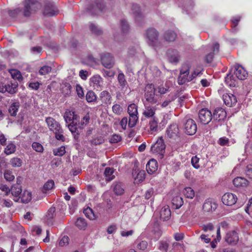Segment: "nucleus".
I'll return each mask as SVG.
<instances>
[{
	"instance_id": "nucleus-1",
	"label": "nucleus",
	"mask_w": 252,
	"mask_h": 252,
	"mask_svg": "<svg viewBox=\"0 0 252 252\" xmlns=\"http://www.w3.org/2000/svg\"><path fill=\"white\" fill-rule=\"evenodd\" d=\"M45 122L50 130L55 133L56 138L58 140L64 141L65 138L63 135V130L59 123L50 117H47Z\"/></svg>"
},
{
	"instance_id": "nucleus-2",
	"label": "nucleus",
	"mask_w": 252,
	"mask_h": 252,
	"mask_svg": "<svg viewBox=\"0 0 252 252\" xmlns=\"http://www.w3.org/2000/svg\"><path fill=\"white\" fill-rule=\"evenodd\" d=\"M156 88L152 83H148L146 85L144 88V96L146 102L151 104H156L158 102V99L156 94Z\"/></svg>"
},
{
	"instance_id": "nucleus-3",
	"label": "nucleus",
	"mask_w": 252,
	"mask_h": 252,
	"mask_svg": "<svg viewBox=\"0 0 252 252\" xmlns=\"http://www.w3.org/2000/svg\"><path fill=\"white\" fill-rule=\"evenodd\" d=\"M127 112L129 115L128 126L133 127L136 125L138 120L137 106L134 103L130 104L128 106Z\"/></svg>"
},
{
	"instance_id": "nucleus-4",
	"label": "nucleus",
	"mask_w": 252,
	"mask_h": 252,
	"mask_svg": "<svg viewBox=\"0 0 252 252\" xmlns=\"http://www.w3.org/2000/svg\"><path fill=\"white\" fill-rule=\"evenodd\" d=\"M24 3V14L25 16H29L32 12L41 8L40 3L35 0H26Z\"/></svg>"
},
{
	"instance_id": "nucleus-5",
	"label": "nucleus",
	"mask_w": 252,
	"mask_h": 252,
	"mask_svg": "<svg viewBox=\"0 0 252 252\" xmlns=\"http://www.w3.org/2000/svg\"><path fill=\"white\" fill-rule=\"evenodd\" d=\"M189 72V66L188 63L184 64L181 69L180 73L178 77V83L183 85L186 82L191 81Z\"/></svg>"
},
{
	"instance_id": "nucleus-6",
	"label": "nucleus",
	"mask_w": 252,
	"mask_h": 252,
	"mask_svg": "<svg viewBox=\"0 0 252 252\" xmlns=\"http://www.w3.org/2000/svg\"><path fill=\"white\" fill-rule=\"evenodd\" d=\"M102 65L105 68L110 69L115 64L114 57L109 53H102L100 55Z\"/></svg>"
},
{
	"instance_id": "nucleus-7",
	"label": "nucleus",
	"mask_w": 252,
	"mask_h": 252,
	"mask_svg": "<svg viewBox=\"0 0 252 252\" xmlns=\"http://www.w3.org/2000/svg\"><path fill=\"white\" fill-rule=\"evenodd\" d=\"M146 36L149 44L154 47L157 46L158 43V33L156 29L154 28L148 29L146 32Z\"/></svg>"
},
{
	"instance_id": "nucleus-8",
	"label": "nucleus",
	"mask_w": 252,
	"mask_h": 252,
	"mask_svg": "<svg viewBox=\"0 0 252 252\" xmlns=\"http://www.w3.org/2000/svg\"><path fill=\"white\" fill-rule=\"evenodd\" d=\"M165 145L162 137L159 138L151 147V151L153 153H157L162 156L165 152Z\"/></svg>"
},
{
	"instance_id": "nucleus-9",
	"label": "nucleus",
	"mask_w": 252,
	"mask_h": 252,
	"mask_svg": "<svg viewBox=\"0 0 252 252\" xmlns=\"http://www.w3.org/2000/svg\"><path fill=\"white\" fill-rule=\"evenodd\" d=\"M211 112L206 108L202 109L198 113V117L200 123L202 124H208L212 119Z\"/></svg>"
},
{
	"instance_id": "nucleus-10",
	"label": "nucleus",
	"mask_w": 252,
	"mask_h": 252,
	"mask_svg": "<svg viewBox=\"0 0 252 252\" xmlns=\"http://www.w3.org/2000/svg\"><path fill=\"white\" fill-rule=\"evenodd\" d=\"M232 69L233 70V75H235L237 79L241 80L246 79L248 73L242 66L235 64Z\"/></svg>"
},
{
	"instance_id": "nucleus-11",
	"label": "nucleus",
	"mask_w": 252,
	"mask_h": 252,
	"mask_svg": "<svg viewBox=\"0 0 252 252\" xmlns=\"http://www.w3.org/2000/svg\"><path fill=\"white\" fill-rule=\"evenodd\" d=\"M185 132L188 135H192L195 134L197 130V126L195 121L189 119L186 121L184 125Z\"/></svg>"
},
{
	"instance_id": "nucleus-12",
	"label": "nucleus",
	"mask_w": 252,
	"mask_h": 252,
	"mask_svg": "<svg viewBox=\"0 0 252 252\" xmlns=\"http://www.w3.org/2000/svg\"><path fill=\"white\" fill-rule=\"evenodd\" d=\"M155 215L159 216L160 219L163 221L167 220L171 217V211L168 206H164L157 211Z\"/></svg>"
},
{
	"instance_id": "nucleus-13",
	"label": "nucleus",
	"mask_w": 252,
	"mask_h": 252,
	"mask_svg": "<svg viewBox=\"0 0 252 252\" xmlns=\"http://www.w3.org/2000/svg\"><path fill=\"white\" fill-rule=\"evenodd\" d=\"M237 200V196L232 193L227 192L222 197L223 203L227 206H232L235 204Z\"/></svg>"
},
{
	"instance_id": "nucleus-14",
	"label": "nucleus",
	"mask_w": 252,
	"mask_h": 252,
	"mask_svg": "<svg viewBox=\"0 0 252 252\" xmlns=\"http://www.w3.org/2000/svg\"><path fill=\"white\" fill-rule=\"evenodd\" d=\"M104 5L102 0H96L95 5H90L89 10L93 15H97L102 12Z\"/></svg>"
},
{
	"instance_id": "nucleus-15",
	"label": "nucleus",
	"mask_w": 252,
	"mask_h": 252,
	"mask_svg": "<svg viewBox=\"0 0 252 252\" xmlns=\"http://www.w3.org/2000/svg\"><path fill=\"white\" fill-rule=\"evenodd\" d=\"M212 115L214 121L221 122L225 119L226 113L223 108L219 107L215 109Z\"/></svg>"
},
{
	"instance_id": "nucleus-16",
	"label": "nucleus",
	"mask_w": 252,
	"mask_h": 252,
	"mask_svg": "<svg viewBox=\"0 0 252 252\" xmlns=\"http://www.w3.org/2000/svg\"><path fill=\"white\" fill-rule=\"evenodd\" d=\"M224 103L229 107H233L237 102L236 96L231 93H226L222 96Z\"/></svg>"
},
{
	"instance_id": "nucleus-17",
	"label": "nucleus",
	"mask_w": 252,
	"mask_h": 252,
	"mask_svg": "<svg viewBox=\"0 0 252 252\" xmlns=\"http://www.w3.org/2000/svg\"><path fill=\"white\" fill-rule=\"evenodd\" d=\"M179 133L178 126L176 124L171 125L166 130V135L170 138L175 139L178 137Z\"/></svg>"
},
{
	"instance_id": "nucleus-18",
	"label": "nucleus",
	"mask_w": 252,
	"mask_h": 252,
	"mask_svg": "<svg viewBox=\"0 0 252 252\" xmlns=\"http://www.w3.org/2000/svg\"><path fill=\"white\" fill-rule=\"evenodd\" d=\"M58 12V10L54 4L48 3L45 6L43 14L47 16L50 17L57 14Z\"/></svg>"
},
{
	"instance_id": "nucleus-19",
	"label": "nucleus",
	"mask_w": 252,
	"mask_h": 252,
	"mask_svg": "<svg viewBox=\"0 0 252 252\" xmlns=\"http://www.w3.org/2000/svg\"><path fill=\"white\" fill-rule=\"evenodd\" d=\"M167 56L169 61L172 63H177L180 59V55L176 50L169 49L167 51Z\"/></svg>"
},
{
	"instance_id": "nucleus-20",
	"label": "nucleus",
	"mask_w": 252,
	"mask_h": 252,
	"mask_svg": "<svg viewBox=\"0 0 252 252\" xmlns=\"http://www.w3.org/2000/svg\"><path fill=\"white\" fill-rule=\"evenodd\" d=\"M225 240L229 244L235 245L239 240L238 234L235 231L228 232L226 235Z\"/></svg>"
},
{
	"instance_id": "nucleus-21",
	"label": "nucleus",
	"mask_w": 252,
	"mask_h": 252,
	"mask_svg": "<svg viewBox=\"0 0 252 252\" xmlns=\"http://www.w3.org/2000/svg\"><path fill=\"white\" fill-rule=\"evenodd\" d=\"M158 162L155 159H150L146 164V170L149 174H153L158 170Z\"/></svg>"
},
{
	"instance_id": "nucleus-22",
	"label": "nucleus",
	"mask_w": 252,
	"mask_h": 252,
	"mask_svg": "<svg viewBox=\"0 0 252 252\" xmlns=\"http://www.w3.org/2000/svg\"><path fill=\"white\" fill-rule=\"evenodd\" d=\"M63 117L66 123L68 124L75 123L78 119V116L75 114L74 112L71 111H66Z\"/></svg>"
},
{
	"instance_id": "nucleus-23",
	"label": "nucleus",
	"mask_w": 252,
	"mask_h": 252,
	"mask_svg": "<svg viewBox=\"0 0 252 252\" xmlns=\"http://www.w3.org/2000/svg\"><path fill=\"white\" fill-rule=\"evenodd\" d=\"M11 192L14 197L13 200L15 202H20V197H19V195L22 192L21 187L19 185L12 186L11 188Z\"/></svg>"
},
{
	"instance_id": "nucleus-24",
	"label": "nucleus",
	"mask_w": 252,
	"mask_h": 252,
	"mask_svg": "<svg viewBox=\"0 0 252 252\" xmlns=\"http://www.w3.org/2000/svg\"><path fill=\"white\" fill-rule=\"evenodd\" d=\"M145 110L143 111V115L147 118L153 117L155 114L156 107L148 105L147 106V103L144 102Z\"/></svg>"
},
{
	"instance_id": "nucleus-25",
	"label": "nucleus",
	"mask_w": 252,
	"mask_h": 252,
	"mask_svg": "<svg viewBox=\"0 0 252 252\" xmlns=\"http://www.w3.org/2000/svg\"><path fill=\"white\" fill-rule=\"evenodd\" d=\"M18 83L16 81L8 82L5 84L6 92L10 94H13L17 91Z\"/></svg>"
},
{
	"instance_id": "nucleus-26",
	"label": "nucleus",
	"mask_w": 252,
	"mask_h": 252,
	"mask_svg": "<svg viewBox=\"0 0 252 252\" xmlns=\"http://www.w3.org/2000/svg\"><path fill=\"white\" fill-rule=\"evenodd\" d=\"M217 204L210 199L206 200L203 205V210L209 212L215 210L217 208Z\"/></svg>"
},
{
	"instance_id": "nucleus-27",
	"label": "nucleus",
	"mask_w": 252,
	"mask_h": 252,
	"mask_svg": "<svg viewBox=\"0 0 252 252\" xmlns=\"http://www.w3.org/2000/svg\"><path fill=\"white\" fill-rule=\"evenodd\" d=\"M67 126L71 131L72 134L73 135L74 138L77 140L79 138V131L78 125H77V122H75L74 124L70 123L67 125Z\"/></svg>"
},
{
	"instance_id": "nucleus-28",
	"label": "nucleus",
	"mask_w": 252,
	"mask_h": 252,
	"mask_svg": "<svg viewBox=\"0 0 252 252\" xmlns=\"http://www.w3.org/2000/svg\"><path fill=\"white\" fill-rule=\"evenodd\" d=\"M91 85L96 88H100L102 86V79L99 75H94L90 79Z\"/></svg>"
},
{
	"instance_id": "nucleus-29",
	"label": "nucleus",
	"mask_w": 252,
	"mask_h": 252,
	"mask_svg": "<svg viewBox=\"0 0 252 252\" xmlns=\"http://www.w3.org/2000/svg\"><path fill=\"white\" fill-rule=\"evenodd\" d=\"M233 183L234 185L237 187H246L249 184V182L246 179L240 177L235 178L233 180Z\"/></svg>"
},
{
	"instance_id": "nucleus-30",
	"label": "nucleus",
	"mask_w": 252,
	"mask_h": 252,
	"mask_svg": "<svg viewBox=\"0 0 252 252\" xmlns=\"http://www.w3.org/2000/svg\"><path fill=\"white\" fill-rule=\"evenodd\" d=\"M219 44L218 43H215L213 45V49L214 53H210L206 56L205 59L207 63H211L213 59L214 54L218 53L219 51Z\"/></svg>"
},
{
	"instance_id": "nucleus-31",
	"label": "nucleus",
	"mask_w": 252,
	"mask_h": 252,
	"mask_svg": "<svg viewBox=\"0 0 252 252\" xmlns=\"http://www.w3.org/2000/svg\"><path fill=\"white\" fill-rule=\"evenodd\" d=\"M149 130L152 134L156 133L158 130V121L157 118L154 117L149 123Z\"/></svg>"
},
{
	"instance_id": "nucleus-32",
	"label": "nucleus",
	"mask_w": 252,
	"mask_h": 252,
	"mask_svg": "<svg viewBox=\"0 0 252 252\" xmlns=\"http://www.w3.org/2000/svg\"><path fill=\"white\" fill-rule=\"evenodd\" d=\"M56 209L55 207L50 208L46 215V221L49 225L53 224L52 220L56 216Z\"/></svg>"
},
{
	"instance_id": "nucleus-33",
	"label": "nucleus",
	"mask_w": 252,
	"mask_h": 252,
	"mask_svg": "<svg viewBox=\"0 0 252 252\" xmlns=\"http://www.w3.org/2000/svg\"><path fill=\"white\" fill-rule=\"evenodd\" d=\"M114 169L112 168L106 167L104 172V175L106 182L110 181L115 178L114 175Z\"/></svg>"
},
{
	"instance_id": "nucleus-34",
	"label": "nucleus",
	"mask_w": 252,
	"mask_h": 252,
	"mask_svg": "<svg viewBox=\"0 0 252 252\" xmlns=\"http://www.w3.org/2000/svg\"><path fill=\"white\" fill-rule=\"evenodd\" d=\"M32 193L28 190H25L20 197V202L23 203H27L32 200Z\"/></svg>"
},
{
	"instance_id": "nucleus-35",
	"label": "nucleus",
	"mask_w": 252,
	"mask_h": 252,
	"mask_svg": "<svg viewBox=\"0 0 252 252\" xmlns=\"http://www.w3.org/2000/svg\"><path fill=\"white\" fill-rule=\"evenodd\" d=\"M132 10L135 15L136 21L139 20V19L143 17V14L141 11V9L138 4H133L132 6Z\"/></svg>"
},
{
	"instance_id": "nucleus-36",
	"label": "nucleus",
	"mask_w": 252,
	"mask_h": 252,
	"mask_svg": "<svg viewBox=\"0 0 252 252\" xmlns=\"http://www.w3.org/2000/svg\"><path fill=\"white\" fill-rule=\"evenodd\" d=\"M19 103L18 102H13L9 107L8 111L11 116H15L19 108Z\"/></svg>"
},
{
	"instance_id": "nucleus-37",
	"label": "nucleus",
	"mask_w": 252,
	"mask_h": 252,
	"mask_svg": "<svg viewBox=\"0 0 252 252\" xmlns=\"http://www.w3.org/2000/svg\"><path fill=\"white\" fill-rule=\"evenodd\" d=\"M118 81L120 86L124 88L127 85V83L125 78L124 74L121 71H119V74L118 75Z\"/></svg>"
},
{
	"instance_id": "nucleus-38",
	"label": "nucleus",
	"mask_w": 252,
	"mask_h": 252,
	"mask_svg": "<svg viewBox=\"0 0 252 252\" xmlns=\"http://www.w3.org/2000/svg\"><path fill=\"white\" fill-rule=\"evenodd\" d=\"M55 186L54 181L53 180H48L44 185L42 189L43 193H46L52 189Z\"/></svg>"
},
{
	"instance_id": "nucleus-39",
	"label": "nucleus",
	"mask_w": 252,
	"mask_h": 252,
	"mask_svg": "<svg viewBox=\"0 0 252 252\" xmlns=\"http://www.w3.org/2000/svg\"><path fill=\"white\" fill-rule=\"evenodd\" d=\"M75 225L79 229L84 230L87 226V223L85 219L79 218L75 222Z\"/></svg>"
},
{
	"instance_id": "nucleus-40",
	"label": "nucleus",
	"mask_w": 252,
	"mask_h": 252,
	"mask_svg": "<svg viewBox=\"0 0 252 252\" xmlns=\"http://www.w3.org/2000/svg\"><path fill=\"white\" fill-rule=\"evenodd\" d=\"M176 34L172 31H167L164 33V38L166 41L172 42L175 40Z\"/></svg>"
},
{
	"instance_id": "nucleus-41",
	"label": "nucleus",
	"mask_w": 252,
	"mask_h": 252,
	"mask_svg": "<svg viewBox=\"0 0 252 252\" xmlns=\"http://www.w3.org/2000/svg\"><path fill=\"white\" fill-rule=\"evenodd\" d=\"M83 213L86 217L91 220H94L96 219V216L93 210L90 207L84 209Z\"/></svg>"
},
{
	"instance_id": "nucleus-42",
	"label": "nucleus",
	"mask_w": 252,
	"mask_h": 252,
	"mask_svg": "<svg viewBox=\"0 0 252 252\" xmlns=\"http://www.w3.org/2000/svg\"><path fill=\"white\" fill-rule=\"evenodd\" d=\"M16 146L13 143H9L4 149V153L9 155L14 153L16 151Z\"/></svg>"
},
{
	"instance_id": "nucleus-43",
	"label": "nucleus",
	"mask_w": 252,
	"mask_h": 252,
	"mask_svg": "<svg viewBox=\"0 0 252 252\" xmlns=\"http://www.w3.org/2000/svg\"><path fill=\"white\" fill-rule=\"evenodd\" d=\"M172 204L176 208H179L183 204V198L179 196L174 197L172 199Z\"/></svg>"
},
{
	"instance_id": "nucleus-44",
	"label": "nucleus",
	"mask_w": 252,
	"mask_h": 252,
	"mask_svg": "<svg viewBox=\"0 0 252 252\" xmlns=\"http://www.w3.org/2000/svg\"><path fill=\"white\" fill-rule=\"evenodd\" d=\"M113 191L117 195H121L124 192V189L121 184H116L113 186Z\"/></svg>"
},
{
	"instance_id": "nucleus-45",
	"label": "nucleus",
	"mask_w": 252,
	"mask_h": 252,
	"mask_svg": "<svg viewBox=\"0 0 252 252\" xmlns=\"http://www.w3.org/2000/svg\"><path fill=\"white\" fill-rule=\"evenodd\" d=\"M183 193L185 196L189 198H193L194 196V191L190 187H187L184 189Z\"/></svg>"
},
{
	"instance_id": "nucleus-46",
	"label": "nucleus",
	"mask_w": 252,
	"mask_h": 252,
	"mask_svg": "<svg viewBox=\"0 0 252 252\" xmlns=\"http://www.w3.org/2000/svg\"><path fill=\"white\" fill-rule=\"evenodd\" d=\"M136 248L138 250L144 251L148 247V243L146 241H140L137 240L136 242Z\"/></svg>"
},
{
	"instance_id": "nucleus-47",
	"label": "nucleus",
	"mask_w": 252,
	"mask_h": 252,
	"mask_svg": "<svg viewBox=\"0 0 252 252\" xmlns=\"http://www.w3.org/2000/svg\"><path fill=\"white\" fill-rule=\"evenodd\" d=\"M203 71V69L201 67H198L196 68L193 72L190 75V77L191 81L197 77H200L202 75V72Z\"/></svg>"
},
{
	"instance_id": "nucleus-48",
	"label": "nucleus",
	"mask_w": 252,
	"mask_h": 252,
	"mask_svg": "<svg viewBox=\"0 0 252 252\" xmlns=\"http://www.w3.org/2000/svg\"><path fill=\"white\" fill-rule=\"evenodd\" d=\"M89 28L91 32L94 34L99 35L102 33V31L101 30L100 28L94 24H90Z\"/></svg>"
},
{
	"instance_id": "nucleus-49",
	"label": "nucleus",
	"mask_w": 252,
	"mask_h": 252,
	"mask_svg": "<svg viewBox=\"0 0 252 252\" xmlns=\"http://www.w3.org/2000/svg\"><path fill=\"white\" fill-rule=\"evenodd\" d=\"M233 75L228 74L225 77V82L230 87H234L236 85V80Z\"/></svg>"
},
{
	"instance_id": "nucleus-50",
	"label": "nucleus",
	"mask_w": 252,
	"mask_h": 252,
	"mask_svg": "<svg viewBox=\"0 0 252 252\" xmlns=\"http://www.w3.org/2000/svg\"><path fill=\"white\" fill-rule=\"evenodd\" d=\"M90 116L89 115H86L81 120V122L78 123V127L80 129L83 128L89 122Z\"/></svg>"
},
{
	"instance_id": "nucleus-51",
	"label": "nucleus",
	"mask_w": 252,
	"mask_h": 252,
	"mask_svg": "<svg viewBox=\"0 0 252 252\" xmlns=\"http://www.w3.org/2000/svg\"><path fill=\"white\" fill-rule=\"evenodd\" d=\"M9 72L11 74L12 78L15 80H19L21 78L20 72L17 69H10Z\"/></svg>"
},
{
	"instance_id": "nucleus-52",
	"label": "nucleus",
	"mask_w": 252,
	"mask_h": 252,
	"mask_svg": "<svg viewBox=\"0 0 252 252\" xmlns=\"http://www.w3.org/2000/svg\"><path fill=\"white\" fill-rule=\"evenodd\" d=\"M86 98L88 102H92L96 100V97L94 92L90 91L87 92Z\"/></svg>"
},
{
	"instance_id": "nucleus-53",
	"label": "nucleus",
	"mask_w": 252,
	"mask_h": 252,
	"mask_svg": "<svg viewBox=\"0 0 252 252\" xmlns=\"http://www.w3.org/2000/svg\"><path fill=\"white\" fill-rule=\"evenodd\" d=\"M10 164L14 167H19L22 165V160L18 158H12L10 161Z\"/></svg>"
},
{
	"instance_id": "nucleus-54",
	"label": "nucleus",
	"mask_w": 252,
	"mask_h": 252,
	"mask_svg": "<svg viewBox=\"0 0 252 252\" xmlns=\"http://www.w3.org/2000/svg\"><path fill=\"white\" fill-rule=\"evenodd\" d=\"M53 153L55 156H63L65 153V148L64 146H61V147L54 149Z\"/></svg>"
},
{
	"instance_id": "nucleus-55",
	"label": "nucleus",
	"mask_w": 252,
	"mask_h": 252,
	"mask_svg": "<svg viewBox=\"0 0 252 252\" xmlns=\"http://www.w3.org/2000/svg\"><path fill=\"white\" fill-rule=\"evenodd\" d=\"M122 32L123 33H126L129 30L128 24L126 21L122 20L120 22Z\"/></svg>"
},
{
	"instance_id": "nucleus-56",
	"label": "nucleus",
	"mask_w": 252,
	"mask_h": 252,
	"mask_svg": "<svg viewBox=\"0 0 252 252\" xmlns=\"http://www.w3.org/2000/svg\"><path fill=\"white\" fill-rule=\"evenodd\" d=\"M101 97L103 99L106 103L110 104L111 103V95L107 91H103L101 93Z\"/></svg>"
},
{
	"instance_id": "nucleus-57",
	"label": "nucleus",
	"mask_w": 252,
	"mask_h": 252,
	"mask_svg": "<svg viewBox=\"0 0 252 252\" xmlns=\"http://www.w3.org/2000/svg\"><path fill=\"white\" fill-rule=\"evenodd\" d=\"M52 68L49 66H43L39 70V73L41 75H46L51 72Z\"/></svg>"
},
{
	"instance_id": "nucleus-58",
	"label": "nucleus",
	"mask_w": 252,
	"mask_h": 252,
	"mask_svg": "<svg viewBox=\"0 0 252 252\" xmlns=\"http://www.w3.org/2000/svg\"><path fill=\"white\" fill-rule=\"evenodd\" d=\"M69 243V238L67 236H63L59 240V245L60 247H64Z\"/></svg>"
},
{
	"instance_id": "nucleus-59",
	"label": "nucleus",
	"mask_w": 252,
	"mask_h": 252,
	"mask_svg": "<svg viewBox=\"0 0 252 252\" xmlns=\"http://www.w3.org/2000/svg\"><path fill=\"white\" fill-rule=\"evenodd\" d=\"M156 90H158V93L160 94H164L168 92L169 87L166 85L164 86L162 84L156 88Z\"/></svg>"
},
{
	"instance_id": "nucleus-60",
	"label": "nucleus",
	"mask_w": 252,
	"mask_h": 252,
	"mask_svg": "<svg viewBox=\"0 0 252 252\" xmlns=\"http://www.w3.org/2000/svg\"><path fill=\"white\" fill-rule=\"evenodd\" d=\"M0 205L9 208L12 205V202L9 199H0Z\"/></svg>"
},
{
	"instance_id": "nucleus-61",
	"label": "nucleus",
	"mask_w": 252,
	"mask_h": 252,
	"mask_svg": "<svg viewBox=\"0 0 252 252\" xmlns=\"http://www.w3.org/2000/svg\"><path fill=\"white\" fill-rule=\"evenodd\" d=\"M104 141L103 137L100 136L93 138L91 141V143L94 145H97L102 144Z\"/></svg>"
},
{
	"instance_id": "nucleus-62",
	"label": "nucleus",
	"mask_w": 252,
	"mask_h": 252,
	"mask_svg": "<svg viewBox=\"0 0 252 252\" xmlns=\"http://www.w3.org/2000/svg\"><path fill=\"white\" fill-rule=\"evenodd\" d=\"M145 177V173L144 170L140 171L137 174L136 177L135 178V180L137 182H142L144 180Z\"/></svg>"
},
{
	"instance_id": "nucleus-63",
	"label": "nucleus",
	"mask_w": 252,
	"mask_h": 252,
	"mask_svg": "<svg viewBox=\"0 0 252 252\" xmlns=\"http://www.w3.org/2000/svg\"><path fill=\"white\" fill-rule=\"evenodd\" d=\"M4 177L6 180L11 181L14 179V176L9 170H6L4 173Z\"/></svg>"
},
{
	"instance_id": "nucleus-64",
	"label": "nucleus",
	"mask_w": 252,
	"mask_h": 252,
	"mask_svg": "<svg viewBox=\"0 0 252 252\" xmlns=\"http://www.w3.org/2000/svg\"><path fill=\"white\" fill-rule=\"evenodd\" d=\"M32 147L33 150L37 152H42L43 150L42 145L38 142H33L32 144Z\"/></svg>"
}]
</instances>
